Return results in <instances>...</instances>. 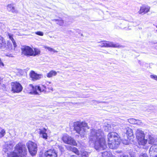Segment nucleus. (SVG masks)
Returning a JSON list of instances; mask_svg holds the SVG:
<instances>
[{
  "label": "nucleus",
  "mask_w": 157,
  "mask_h": 157,
  "mask_svg": "<svg viewBox=\"0 0 157 157\" xmlns=\"http://www.w3.org/2000/svg\"><path fill=\"white\" fill-rule=\"evenodd\" d=\"M105 136L101 129H92L89 135V142L94 144V147L96 150L100 151L103 150L107 148Z\"/></svg>",
  "instance_id": "f257e3e1"
},
{
  "label": "nucleus",
  "mask_w": 157,
  "mask_h": 157,
  "mask_svg": "<svg viewBox=\"0 0 157 157\" xmlns=\"http://www.w3.org/2000/svg\"><path fill=\"white\" fill-rule=\"evenodd\" d=\"M108 146L112 149H116L119 146L121 141L119 135L117 133L112 132L109 133L107 136Z\"/></svg>",
  "instance_id": "f03ea898"
},
{
  "label": "nucleus",
  "mask_w": 157,
  "mask_h": 157,
  "mask_svg": "<svg viewBox=\"0 0 157 157\" xmlns=\"http://www.w3.org/2000/svg\"><path fill=\"white\" fill-rule=\"evenodd\" d=\"M73 126L74 130L77 133L80 135L82 138L84 136L85 132V128L87 127L89 128V127H87V124L85 122H75L73 124Z\"/></svg>",
  "instance_id": "7ed1b4c3"
},
{
  "label": "nucleus",
  "mask_w": 157,
  "mask_h": 157,
  "mask_svg": "<svg viewBox=\"0 0 157 157\" xmlns=\"http://www.w3.org/2000/svg\"><path fill=\"white\" fill-rule=\"evenodd\" d=\"M14 145V142L11 140L6 142L3 146V151L7 153L8 156L9 157H18V153L17 154L14 152L11 153Z\"/></svg>",
  "instance_id": "20e7f679"
},
{
  "label": "nucleus",
  "mask_w": 157,
  "mask_h": 157,
  "mask_svg": "<svg viewBox=\"0 0 157 157\" xmlns=\"http://www.w3.org/2000/svg\"><path fill=\"white\" fill-rule=\"evenodd\" d=\"M15 149V151L18 152V157H26L27 151L25 145L19 143L16 145Z\"/></svg>",
  "instance_id": "39448f33"
},
{
  "label": "nucleus",
  "mask_w": 157,
  "mask_h": 157,
  "mask_svg": "<svg viewBox=\"0 0 157 157\" xmlns=\"http://www.w3.org/2000/svg\"><path fill=\"white\" fill-rule=\"evenodd\" d=\"M12 49V44L9 42L7 44L4 39L0 36V49L4 51L7 50H10Z\"/></svg>",
  "instance_id": "423d86ee"
},
{
  "label": "nucleus",
  "mask_w": 157,
  "mask_h": 157,
  "mask_svg": "<svg viewBox=\"0 0 157 157\" xmlns=\"http://www.w3.org/2000/svg\"><path fill=\"white\" fill-rule=\"evenodd\" d=\"M27 145L29 151L31 155L33 156L36 153L37 150L36 144L31 141H29L28 142Z\"/></svg>",
  "instance_id": "0eeeda50"
},
{
  "label": "nucleus",
  "mask_w": 157,
  "mask_h": 157,
  "mask_svg": "<svg viewBox=\"0 0 157 157\" xmlns=\"http://www.w3.org/2000/svg\"><path fill=\"white\" fill-rule=\"evenodd\" d=\"M11 91L13 93H18L22 90L23 87L21 84L17 82L11 83Z\"/></svg>",
  "instance_id": "6e6552de"
},
{
  "label": "nucleus",
  "mask_w": 157,
  "mask_h": 157,
  "mask_svg": "<svg viewBox=\"0 0 157 157\" xmlns=\"http://www.w3.org/2000/svg\"><path fill=\"white\" fill-rule=\"evenodd\" d=\"M22 54L27 57L33 56V50L28 46H25L21 48Z\"/></svg>",
  "instance_id": "1a4fd4ad"
},
{
  "label": "nucleus",
  "mask_w": 157,
  "mask_h": 157,
  "mask_svg": "<svg viewBox=\"0 0 157 157\" xmlns=\"http://www.w3.org/2000/svg\"><path fill=\"white\" fill-rule=\"evenodd\" d=\"M25 89L29 94L38 95L40 94L37 91L36 86H33L32 84H29L26 87Z\"/></svg>",
  "instance_id": "9d476101"
},
{
  "label": "nucleus",
  "mask_w": 157,
  "mask_h": 157,
  "mask_svg": "<svg viewBox=\"0 0 157 157\" xmlns=\"http://www.w3.org/2000/svg\"><path fill=\"white\" fill-rule=\"evenodd\" d=\"M98 46H100L101 47L117 48L119 46V45L117 43L115 44L113 42L106 41L102 42L101 44L99 45Z\"/></svg>",
  "instance_id": "9b49d317"
},
{
  "label": "nucleus",
  "mask_w": 157,
  "mask_h": 157,
  "mask_svg": "<svg viewBox=\"0 0 157 157\" xmlns=\"http://www.w3.org/2000/svg\"><path fill=\"white\" fill-rule=\"evenodd\" d=\"M157 144L153 145L150 148L149 153L151 157H157Z\"/></svg>",
  "instance_id": "f8f14e48"
},
{
  "label": "nucleus",
  "mask_w": 157,
  "mask_h": 157,
  "mask_svg": "<svg viewBox=\"0 0 157 157\" xmlns=\"http://www.w3.org/2000/svg\"><path fill=\"white\" fill-rule=\"evenodd\" d=\"M45 155L47 157H57V153L54 149H50L45 153Z\"/></svg>",
  "instance_id": "ddd939ff"
},
{
  "label": "nucleus",
  "mask_w": 157,
  "mask_h": 157,
  "mask_svg": "<svg viewBox=\"0 0 157 157\" xmlns=\"http://www.w3.org/2000/svg\"><path fill=\"white\" fill-rule=\"evenodd\" d=\"M30 77L33 80H36L43 77V76L42 74H38L35 73L33 71H32L30 73Z\"/></svg>",
  "instance_id": "4468645a"
},
{
  "label": "nucleus",
  "mask_w": 157,
  "mask_h": 157,
  "mask_svg": "<svg viewBox=\"0 0 157 157\" xmlns=\"http://www.w3.org/2000/svg\"><path fill=\"white\" fill-rule=\"evenodd\" d=\"M150 7L148 6H142L140 7L139 13L140 14H144L149 11Z\"/></svg>",
  "instance_id": "2eb2a0df"
},
{
  "label": "nucleus",
  "mask_w": 157,
  "mask_h": 157,
  "mask_svg": "<svg viewBox=\"0 0 157 157\" xmlns=\"http://www.w3.org/2000/svg\"><path fill=\"white\" fill-rule=\"evenodd\" d=\"M46 129L45 128L40 129L38 132L41 136L44 139L46 140L47 139L48 136L46 133Z\"/></svg>",
  "instance_id": "dca6fc26"
},
{
  "label": "nucleus",
  "mask_w": 157,
  "mask_h": 157,
  "mask_svg": "<svg viewBox=\"0 0 157 157\" xmlns=\"http://www.w3.org/2000/svg\"><path fill=\"white\" fill-rule=\"evenodd\" d=\"M136 136L137 140L145 137V136L144 132L140 129H137L136 131Z\"/></svg>",
  "instance_id": "f3484780"
},
{
  "label": "nucleus",
  "mask_w": 157,
  "mask_h": 157,
  "mask_svg": "<svg viewBox=\"0 0 157 157\" xmlns=\"http://www.w3.org/2000/svg\"><path fill=\"white\" fill-rule=\"evenodd\" d=\"M125 132L126 133L125 134L124 136L126 137H130L132 136L133 135V133L132 132V130L129 128H126L124 130Z\"/></svg>",
  "instance_id": "a211bd4d"
},
{
  "label": "nucleus",
  "mask_w": 157,
  "mask_h": 157,
  "mask_svg": "<svg viewBox=\"0 0 157 157\" xmlns=\"http://www.w3.org/2000/svg\"><path fill=\"white\" fill-rule=\"evenodd\" d=\"M104 129L106 132H110L113 131L114 126L113 124H106L104 126Z\"/></svg>",
  "instance_id": "6ab92c4d"
},
{
  "label": "nucleus",
  "mask_w": 157,
  "mask_h": 157,
  "mask_svg": "<svg viewBox=\"0 0 157 157\" xmlns=\"http://www.w3.org/2000/svg\"><path fill=\"white\" fill-rule=\"evenodd\" d=\"M138 142L140 145L144 146L147 143V140L145 139V137H144L138 140Z\"/></svg>",
  "instance_id": "aec40b11"
},
{
  "label": "nucleus",
  "mask_w": 157,
  "mask_h": 157,
  "mask_svg": "<svg viewBox=\"0 0 157 157\" xmlns=\"http://www.w3.org/2000/svg\"><path fill=\"white\" fill-rule=\"evenodd\" d=\"M102 157H115L110 151H105L101 153Z\"/></svg>",
  "instance_id": "412c9836"
},
{
  "label": "nucleus",
  "mask_w": 157,
  "mask_h": 157,
  "mask_svg": "<svg viewBox=\"0 0 157 157\" xmlns=\"http://www.w3.org/2000/svg\"><path fill=\"white\" fill-rule=\"evenodd\" d=\"M7 35V36L9 37V38L12 41V42L13 43V45L14 47V48H15L17 46V45H16V44L15 42V41L14 40V38H13V34L11 33H8Z\"/></svg>",
  "instance_id": "4be33fe9"
},
{
  "label": "nucleus",
  "mask_w": 157,
  "mask_h": 157,
  "mask_svg": "<svg viewBox=\"0 0 157 157\" xmlns=\"http://www.w3.org/2000/svg\"><path fill=\"white\" fill-rule=\"evenodd\" d=\"M36 89L37 91L40 94L41 92L45 91V90L46 89V87L44 85H41V86H36Z\"/></svg>",
  "instance_id": "5701e85b"
},
{
  "label": "nucleus",
  "mask_w": 157,
  "mask_h": 157,
  "mask_svg": "<svg viewBox=\"0 0 157 157\" xmlns=\"http://www.w3.org/2000/svg\"><path fill=\"white\" fill-rule=\"evenodd\" d=\"M57 74V72L56 71L52 70L47 73L46 76L47 77L50 78L52 77L53 76H56Z\"/></svg>",
  "instance_id": "b1692460"
},
{
  "label": "nucleus",
  "mask_w": 157,
  "mask_h": 157,
  "mask_svg": "<svg viewBox=\"0 0 157 157\" xmlns=\"http://www.w3.org/2000/svg\"><path fill=\"white\" fill-rule=\"evenodd\" d=\"M70 151L74 152L78 155H79L80 154L79 151L77 148L75 147H73L71 146H69V151Z\"/></svg>",
  "instance_id": "393cba45"
},
{
  "label": "nucleus",
  "mask_w": 157,
  "mask_h": 157,
  "mask_svg": "<svg viewBox=\"0 0 157 157\" xmlns=\"http://www.w3.org/2000/svg\"><path fill=\"white\" fill-rule=\"evenodd\" d=\"M62 139L64 143L67 144H69V136L67 134H64L62 137Z\"/></svg>",
  "instance_id": "a878e982"
},
{
  "label": "nucleus",
  "mask_w": 157,
  "mask_h": 157,
  "mask_svg": "<svg viewBox=\"0 0 157 157\" xmlns=\"http://www.w3.org/2000/svg\"><path fill=\"white\" fill-rule=\"evenodd\" d=\"M7 9L9 11H11L13 13L15 12L16 11L13 5L9 4L7 6Z\"/></svg>",
  "instance_id": "bb28decb"
},
{
  "label": "nucleus",
  "mask_w": 157,
  "mask_h": 157,
  "mask_svg": "<svg viewBox=\"0 0 157 157\" xmlns=\"http://www.w3.org/2000/svg\"><path fill=\"white\" fill-rule=\"evenodd\" d=\"M52 21H56L57 24L60 26H62L63 25V21L61 19H53L52 20Z\"/></svg>",
  "instance_id": "cd10ccee"
},
{
  "label": "nucleus",
  "mask_w": 157,
  "mask_h": 157,
  "mask_svg": "<svg viewBox=\"0 0 157 157\" xmlns=\"http://www.w3.org/2000/svg\"><path fill=\"white\" fill-rule=\"evenodd\" d=\"M40 50L37 48H35L34 51L33 50V56H35L39 55L40 54Z\"/></svg>",
  "instance_id": "c85d7f7f"
},
{
  "label": "nucleus",
  "mask_w": 157,
  "mask_h": 157,
  "mask_svg": "<svg viewBox=\"0 0 157 157\" xmlns=\"http://www.w3.org/2000/svg\"><path fill=\"white\" fill-rule=\"evenodd\" d=\"M129 137H126L125 136H124V138L123 140H122V143H123L125 145H128V144L129 143V141L128 140Z\"/></svg>",
  "instance_id": "c756f323"
},
{
  "label": "nucleus",
  "mask_w": 157,
  "mask_h": 157,
  "mask_svg": "<svg viewBox=\"0 0 157 157\" xmlns=\"http://www.w3.org/2000/svg\"><path fill=\"white\" fill-rule=\"evenodd\" d=\"M69 144L76 146L77 145V144L74 139L71 137H69Z\"/></svg>",
  "instance_id": "7c9ffc66"
},
{
  "label": "nucleus",
  "mask_w": 157,
  "mask_h": 157,
  "mask_svg": "<svg viewBox=\"0 0 157 157\" xmlns=\"http://www.w3.org/2000/svg\"><path fill=\"white\" fill-rule=\"evenodd\" d=\"M128 122L132 124H136V123H137L138 121L134 118H130L128 119Z\"/></svg>",
  "instance_id": "2f4dec72"
},
{
  "label": "nucleus",
  "mask_w": 157,
  "mask_h": 157,
  "mask_svg": "<svg viewBox=\"0 0 157 157\" xmlns=\"http://www.w3.org/2000/svg\"><path fill=\"white\" fill-rule=\"evenodd\" d=\"M154 141L155 140L154 138L151 136H149L148 141V144H153Z\"/></svg>",
  "instance_id": "473e14b6"
},
{
  "label": "nucleus",
  "mask_w": 157,
  "mask_h": 157,
  "mask_svg": "<svg viewBox=\"0 0 157 157\" xmlns=\"http://www.w3.org/2000/svg\"><path fill=\"white\" fill-rule=\"evenodd\" d=\"M44 48L45 49H47L50 52H58L56 50H55L53 48H52L50 47H48L47 46H44Z\"/></svg>",
  "instance_id": "72a5a7b5"
},
{
  "label": "nucleus",
  "mask_w": 157,
  "mask_h": 157,
  "mask_svg": "<svg viewBox=\"0 0 157 157\" xmlns=\"http://www.w3.org/2000/svg\"><path fill=\"white\" fill-rule=\"evenodd\" d=\"M76 33L80 34L81 33V30L79 29H77L76 30L73 29V30H69V34H71V33Z\"/></svg>",
  "instance_id": "f704fd0d"
},
{
  "label": "nucleus",
  "mask_w": 157,
  "mask_h": 157,
  "mask_svg": "<svg viewBox=\"0 0 157 157\" xmlns=\"http://www.w3.org/2000/svg\"><path fill=\"white\" fill-rule=\"evenodd\" d=\"M6 134V131L4 129H2L0 132V138L3 137Z\"/></svg>",
  "instance_id": "c9c22d12"
},
{
  "label": "nucleus",
  "mask_w": 157,
  "mask_h": 157,
  "mask_svg": "<svg viewBox=\"0 0 157 157\" xmlns=\"http://www.w3.org/2000/svg\"><path fill=\"white\" fill-rule=\"evenodd\" d=\"M89 155V153L88 152L85 151L83 152L82 154L81 157H88Z\"/></svg>",
  "instance_id": "e433bc0d"
},
{
  "label": "nucleus",
  "mask_w": 157,
  "mask_h": 157,
  "mask_svg": "<svg viewBox=\"0 0 157 157\" xmlns=\"http://www.w3.org/2000/svg\"><path fill=\"white\" fill-rule=\"evenodd\" d=\"M35 34L40 36H43L44 35V33L43 32L41 31H38L36 32Z\"/></svg>",
  "instance_id": "4c0bfd02"
},
{
  "label": "nucleus",
  "mask_w": 157,
  "mask_h": 157,
  "mask_svg": "<svg viewBox=\"0 0 157 157\" xmlns=\"http://www.w3.org/2000/svg\"><path fill=\"white\" fill-rule=\"evenodd\" d=\"M150 77L152 79L157 81V75H150Z\"/></svg>",
  "instance_id": "58836bf2"
},
{
  "label": "nucleus",
  "mask_w": 157,
  "mask_h": 157,
  "mask_svg": "<svg viewBox=\"0 0 157 157\" xmlns=\"http://www.w3.org/2000/svg\"><path fill=\"white\" fill-rule=\"evenodd\" d=\"M0 27L3 30L5 29L6 27L4 24L2 23H0Z\"/></svg>",
  "instance_id": "ea45409f"
},
{
  "label": "nucleus",
  "mask_w": 157,
  "mask_h": 157,
  "mask_svg": "<svg viewBox=\"0 0 157 157\" xmlns=\"http://www.w3.org/2000/svg\"><path fill=\"white\" fill-rule=\"evenodd\" d=\"M139 157H148V156L146 153H142L140 154Z\"/></svg>",
  "instance_id": "a19ab883"
},
{
  "label": "nucleus",
  "mask_w": 157,
  "mask_h": 157,
  "mask_svg": "<svg viewBox=\"0 0 157 157\" xmlns=\"http://www.w3.org/2000/svg\"><path fill=\"white\" fill-rule=\"evenodd\" d=\"M136 120L138 121H137V123L136 124H137L138 125H140L141 124V122L140 120Z\"/></svg>",
  "instance_id": "79ce46f5"
},
{
  "label": "nucleus",
  "mask_w": 157,
  "mask_h": 157,
  "mask_svg": "<svg viewBox=\"0 0 157 157\" xmlns=\"http://www.w3.org/2000/svg\"><path fill=\"white\" fill-rule=\"evenodd\" d=\"M47 88H48L49 90H52V91H53V89L51 86H49L47 88H46V89Z\"/></svg>",
  "instance_id": "37998d69"
},
{
  "label": "nucleus",
  "mask_w": 157,
  "mask_h": 157,
  "mask_svg": "<svg viewBox=\"0 0 157 157\" xmlns=\"http://www.w3.org/2000/svg\"><path fill=\"white\" fill-rule=\"evenodd\" d=\"M119 157H128V155L124 154L120 155Z\"/></svg>",
  "instance_id": "c03bdc74"
},
{
  "label": "nucleus",
  "mask_w": 157,
  "mask_h": 157,
  "mask_svg": "<svg viewBox=\"0 0 157 157\" xmlns=\"http://www.w3.org/2000/svg\"><path fill=\"white\" fill-rule=\"evenodd\" d=\"M6 56H7L9 57H13V55L11 54H6Z\"/></svg>",
  "instance_id": "a18cd8bd"
},
{
  "label": "nucleus",
  "mask_w": 157,
  "mask_h": 157,
  "mask_svg": "<svg viewBox=\"0 0 157 157\" xmlns=\"http://www.w3.org/2000/svg\"><path fill=\"white\" fill-rule=\"evenodd\" d=\"M131 157H136L134 153L130 154Z\"/></svg>",
  "instance_id": "49530a36"
},
{
  "label": "nucleus",
  "mask_w": 157,
  "mask_h": 157,
  "mask_svg": "<svg viewBox=\"0 0 157 157\" xmlns=\"http://www.w3.org/2000/svg\"><path fill=\"white\" fill-rule=\"evenodd\" d=\"M48 83L51 84V82H46V84L48 86Z\"/></svg>",
  "instance_id": "de8ad7c7"
},
{
  "label": "nucleus",
  "mask_w": 157,
  "mask_h": 157,
  "mask_svg": "<svg viewBox=\"0 0 157 157\" xmlns=\"http://www.w3.org/2000/svg\"><path fill=\"white\" fill-rule=\"evenodd\" d=\"M71 157H77V156L75 155H73L71 156Z\"/></svg>",
  "instance_id": "09e8293b"
},
{
  "label": "nucleus",
  "mask_w": 157,
  "mask_h": 157,
  "mask_svg": "<svg viewBox=\"0 0 157 157\" xmlns=\"http://www.w3.org/2000/svg\"><path fill=\"white\" fill-rule=\"evenodd\" d=\"M81 36H83V34H81Z\"/></svg>",
  "instance_id": "8fccbe9b"
},
{
  "label": "nucleus",
  "mask_w": 157,
  "mask_h": 157,
  "mask_svg": "<svg viewBox=\"0 0 157 157\" xmlns=\"http://www.w3.org/2000/svg\"><path fill=\"white\" fill-rule=\"evenodd\" d=\"M104 102V101H103V102Z\"/></svg>",
  "instance_id": "3c124183"
},
{
  "label": "nucleus",
  "mask_w": 157,
  "mask_h": 157,
  "mask_svg": "<svg viewBox=\"0 0 157 157\" xmlns=\"http://www.w3.org/2000/svg\"><path fill=\"white\" fill-rule=\"evenodd\" d=\"M156 28H157V25L156 26ZM156 31L157 32V29L156 30Z\"/></svg>",
  "instance_id": "603ef678"
}]
</instances>
